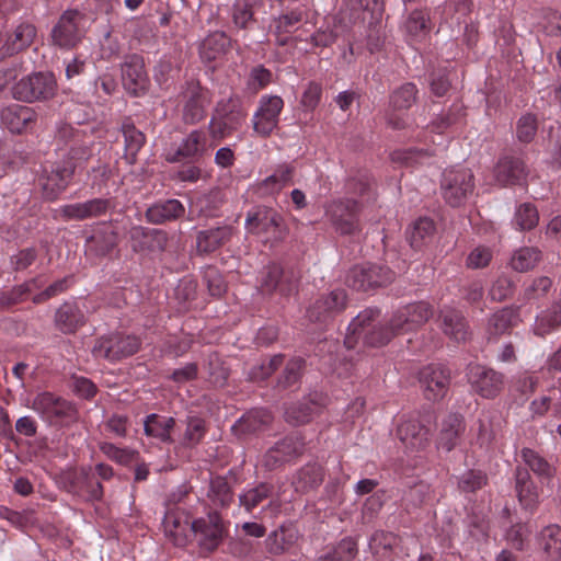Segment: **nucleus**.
Here are the masks:
<instances>
[{
  "label": "nucleus",
  "instance_id": "obj_1",
  "mask_svg": "<svg viewBox=\"0 0 561 561\" xmlns=\"http://www.w3.org/2000/svg\"><path fill=\"white\" fill-rule=\"evenodd\" d=\"M379 311L375 309H366L357 314L350 323L344 344L347 348H353L358 339L370 346H382L391 341L399 331L393 330L392 319L383 325L375 324Z\"/></svg>",
  "mask_w": 561,
  "mask_h": 561
},
{
  "label": "nucleus",
  "instance_id": "obj_2",
  "mask_svg": "<svg viewBox=\"0 0 561 561\" xmlns=\"http://www.w3.org/2000/svg\"><path fill=\"white\" fill-rule=\"evenodd\" d=\"M244 226L249 233L257 236L263 242L272 245L280 242L287 234L283 216L267 206L252 208L247 214Z\"/></svg>",
  "mask_w": 561,
  "mask_h": 561
},
{
  "label": "nucleus",
  "instance_id": "obj_3",
  "mask_svg": "<svg viewBox=\"0 0 561 561\" xmlns=\"http://www.w3.org/2000/svg\"><path fill=\"white\" fill-rule=\"evenodd\" d=\"M247 118V112L238 98L220 100L209 121L208 130L214 140H222L238 130Z\"/></svg>",
  "mask_w": 561,
  "mask_h": 561
},
{
  "label": "nucleus",
  "instance_id": "obj_4",
  "mask_svg": "<svg viewBox=\"0 0 561 561\" xmlns=\"http://www.w3.org/2000/svg\"><path fill=\"white\" fill-rule=\"evenodd\" d=\"M474 178L470 169L451 168L443 173L440 192L443 198L453 207L462 205L473 193Z\"/></svg>",
  "mask_w": 561,
  "mask_h": 561
},
{
  "label": "nucleus",
  "instance_id": "obj_5",
  "mask_svg": "<svg viewBox=\"0 0 561 561\" xmlns=\"http://www.w3.org/2000/svg\"><path fill=\"white\" fill-rule=\"evenodd\" d=\"M84 14L78 10H67L51 30V42L62 49L76 47L85 35Z\"/></svg>",
  "mask_w": 561,
  "mask_h": 561
},
{
  "label": "nucleus",
  "instance_id": "obj_6",
  "mask_svg": "<svg viewBox=\"0 0 561 561\" xmlns=\"http://www.w3.org/2000/svg\"><path fill=\"white\" fill-rule=\"evenodd\" d=\"M56 91V81L51 73L37 72L22 78L12 88L13 98L24 102L50 99Z\"/></svg>",
  "mask_w": 561,
  "mask_h": 561
},
{
  "label": "nucleus",
  "instance_id": "obj_7",
  "mask_svg": "<svg viewBox=\"0 0 561 561\" xmlns=\"http://www.w3.org/2000/svg\"><path fill=\"white\" fill-rule=\"evenodd\" d=\"M394 279V273L386 266L365 263L352 267L347 274L346 283L357 290L386 286Z\"/></svg>",
  "mask_w": 561,
  "mask_h": 561
},
{
  "label": "nucleus",
  "instance_id": "obj_8",
  "mask_svg": "<svg viewBox=\"0 0 561 561\" xmlns=\"http://www.w3.org/2000/svg\"><path fill=\"white\" fill-rule=\"evenodd\" d=\"M359 204L355 199H337L331 202L325 208V216L342 234H352L359 229Z\"/></svg>",
  "mask_w": 561,
  "mask_h": 561
},
{
  "label": "nucleus",
  "instance_id": "obj_9",
  "mask_svg": "<svg viewBox=\"0 0 561 561\" xmlns=\"http://www.w3.org/2000/svg\"><path fill=\"white\" fill-rule=\"evenodd\" d=\"M467 377L473 391L484 399H494L504 388V375L491 367L470 365Z\"/></svg>",
  "mask_w": 561,
  "mask_h": 561
},
{
  "label": "nucleus",
  "instance_id": "obj_10",
  "mask_svg": "<svg viewBox=\"0 0 561 561\" xmlns=\"http://www.w3.org/2000/svg\"><path fill=\"white\" fill-rule=\"evenodd\" d=\"M139 340L136 336L119 333L99 339L92 350L96 358L118 360L135 354L139 348Z\"/></svg>",
  "mask_w": 561,
  "mask_h": 561
},
{
  "label": "nucleus",
  "instance_id": "obj_11",
  "mask_svg": "<svg viewBox=\"0 0 561 561\" xmlns=\"http://www.w3.org/2000/svg\"><path fill=\"white\" fill-rule=\"evenodd\" d=\"M433 308L428 302L419 301L397 309L392 316L393 330L400 334L415 331L433 317Z\"/></svg>",
  "mask_w": 561,
  "mask_h": 561
},
{
  "label": "nucleus",
  "instance_id": "obj_12",
  "mask_svg": "<svg viewBox=\"0 0 561 561\" xmlns=\"http://www.w3.org/2000/svg\"><path fill=\"white\" fill-rule=\"evenodd\" d=\"M32 409L49 421L70 423L77 419L73 404L50 392L38 393L33 400Z\"/></svg>",
  "mask_w": 561,
  "mask_h": 561
},
{
  "label": "nucleus",
  "instance_id": "obj_13",
  "mask_svg": "<svg viewBox=\"0 0 561 561\" xmlns=\"http://www.w3.org/2000/svg\"><path fill=\"white\" fill-rule=\"evenodd\" d=\"M284 101L278 95H263L259 101L252 123L254 131L261 137H268L278 126Z\"/></svg>",
  "mask_w": 561,
  "mask_h": 561
},
{
  "label": "nucleus",
  "instance_id": "obj_14",
  "mask_svg": "<svg viewBox=\"0 0 561 561\" xmlns=\"http://www.w3.org/2000/svg\"><path fill=\"white\" fill-rule=\"evenodd\" d=\"M121 71L123 85L129 94L139 96L147 91L149 77L141 56L133 54L125 57Z\"/></svg>",
  "mask_w": 561,
  "mask_h": 561
},
{
  "label": "nucleus",
  "instance_id": "obj_15",
  "mask_svg": "<svg viewBox=\"0 0 561 561\" xmlns=\"http://www.w3.org/2000/svg\"><path fill=\"white\" fill-rule=\"evenodd\" d=\"M298 276L293 271H284L279 265H268L260 279V288L263 293L278 291L283 296H289L296 291Z\"/></svg>",
  "mask_w": 561,
  "mask_h": 561
},
{
  "label": "nucleus",
  "instance_id": "obj_16",
  "mask_svg": "<svg viewBox=\"0 0 561 561\" xmlns=\"http://www.w3.org/2000/svg\"><path fill=\"white\" fill-rule=\"evenodd\" d=\"M420 383L425 399L439 401L449 390V370L438 365H430L420 371Z\"/></svg>",
  "mask_w": 561,
  "mask_h": 561
},
{
  "label": "nucleus",
  "instance_id": "obj_17",
  "mask_svg": "<svg viewBox=\"0 0 561 561\" xmlns=\"http://www.w3.org/2000/svg\"><path fill=\"white\" fill-rule=\"evenodd\" d=\"M185 100L183 106V119L186 124L201 122L206 114V107L210 103L209 92L201 87L198 82L190 81L183 91Z\"/></svg>",
  "mask_w": 561,
  "mask_h": 561
},
{
  "label": "nucleus",
  "instance_id": "obj_18",
  "mask_svg": "<svg viewBox=\"0 0 561 561\" xmlns=\"http://www.w3.org/2000/svg\"><path fill=\"white\" fill-rule=\"evenodd\" d=\"M396 434L405 448L410 450L423 448L428 442V428L415 414L402 415Z\"/></svg>",
  "mask_w": 561,
  "mask_h": 561
},
{
  "label": "nucleus",
  "instance_id": "obj_19",
  "mask_svg": "<svg viewBox=\"0 0 561 561\" xmlns=\"http://www.w3.org/2000/svg\"><path fill=\"white\" fill-rule=\"evenodd\" d=\"M302 448L304 443L298 437H285L264 454L262 466L266 470H275L298 457Z\"/></svg>",
  "mask_w": 561,
  "mask_h": 561
},
{
  "label": "nucleus",
  "instance_id": "obj_20",
  "mask_svg": "<svg viewBox=\"0 0 561 561\" xmlns=\"http://www.w3.org/2000/svg\"><path fill=\"white\" fill-rule=\"evenodd\" d=\"M201 547L208 551L215 550L225 536V526L217 513L193 522V531Z\"/></svg>",
  "mask_w": 561,
  "mask_h": 561
},
{
  "label": "nucleus",
  "instance_id": "obj_21",
  "mask_svg": "<svg viewBox=\"0 0 561 561\" xmlns=\"http://www.w3.org/2000/svg\"><path fill=\"white\" fill-rule=\"evenodd\" d=\"M73 172L75 165L70 161L51 165L50 171L45 170L38 180L45 196L56 198L68 186Z\"/></svg>",
  "mask_w": 561,
  "mask_h": 561
},
{
  "label": "nucleus",
  "instance_id": "obj_22",
  "mask_svg": "<svg viewBox=\"0 0 561 561\" xmlns=\"http://www.w3.org/2000/svg\"><path fill=\"white\" fill-rule=\"evenodd\" d=\"M438 327L442 332L451 341L465 343L471 337L469 323L461 311L445 307L438 316Z\"/></svg>",
  "mask_w": 561,
  "mask_h": 561
},
{
  "label": "nucleus",
  "instance_id": "obj_23",
  "mask_svg": "<svg viewBox=\"0 0 561 561\" xmlns=\"http://www.w3.org/2000/svg\"><path fill=\"white\" fill-rule=\"evenodd\" d=\"M207 138L203 130H192L174 150L165 152L164 159L170 163L181 162L183 160L202 157L206 151Z\"/></svg>",
  "mask_w": 561,
  "mask_h": 561
},
{
  "label": "nucleus",
  "instance_id": "obj_24",
  "mask_svg": "<svg viewBox=\"0 0 561 561\" xmlns=\"http://www.w3.org/2000/svg\"><path fill=\"white\" fill-rule=\"evenodd\" d=\"M108 207V199L93 198L82 203L64 205L58 211L65 220H85L104 215Z\"/></svg>",
  "mask_w": 561,
  "mask_h": 561
},
{
  "label": "nucleus",
  "instance_id": "obj_25",
  "mask_svg": "<svg viewBox=\"0 0 561 561\" xmlns=\"http://www.w3.org/2000/svg\"><path fill=\"white\" fill-rule=\"evenodd\" d=\"M164 533L174 545L183 546L193 531V522L190 516L180 510H169L163 518Z\"/></svg>",
  "mask_w": 561,
  "mask_h": 561
},
{
  "label": "nucleus",
  "instance_id": "obj_26",
  "mask_svg": "<svg viewBox=\"0 0 561 561\" xmlns=\"http://www.w3.org/2000/svg\"><path fill=\"white\" fill-rule=\"evenodd\" d=\"M345 306V291L343 289H335L318 299L308 310V317L312 321H324L327 318L341 312Z\"/></svg>",
  "mask_w": 561,
  "mask_h": 561
},
{
  "label": "nucleus",
  "instance_id": "obj_27",
  "mask_svg": "<svg viewBox=\"0 0 561 561\" xmlns=\"http://www.w3.org/2000/svg\"><path fill=\"white\" fill-rule=\"evenodd\" d=\"M299 538L298 529L293 524H283L266 537V551L272 556H282L289 551Z\"/></svg>",
  "mask_w": 561,
  "mask_h": 561
},
{
  "label": "nucleus",
  "instance_id": "obj_28",
  "mask_svg": "<svg viewBox=\"0 0 561 561\" xmlns=\"http://www.w3.org/2000/svg\"><path fill=\"white\" fill-rule=\"evenodd\" d=\"M130 237L135 251L148 249L150 251L162 252L168 244V234L158 229L146 231L142 227H134L130 230Z\"/></svg>",
  "mask_w": 561,
  "mask_h": 561
},
{
  "label": "nucleus",
  "instance_id": "obj_29",
  "mask_svg": "<svg viewBox=\"0 0 561 561\" xmlns=\"http://www.w3.org/2000/svg\"><path fill=\"white\" fill-rule=\"evenodd\" d=\"M495 180L503 185L518 184L527 176L525 164L517 158L504 157L494 169Z\"/></svg>",
  "mask_w": 561,
  "mask_h": 561
},
{
  "label": "nucleus",
  "instance_id": "obj_30",
  "mask_svg": "<svg viewBox=\"0 0 561 561\" xmlns=\"http://www.w3.org/2000/svg\"><path fill=\"white\" fill-rule=\"evenodd\" d=\"M185 213L183 204L178 199L156 203L146 210V219L152 225H162L175 220Z\"/></svg>",
  "mask_w": 561,
  "mask_h": 561
},
{
  "label": "nucleus",
  "instance_id": "obj_31",
  "mask_svg": "<svg viewBox=\"0 0 561 561\" xmlns=\"http://www.w3.org/2000/svg\"><path fill=\"white\" fill-rule=\"evenodd\" d=\"M519 319L517 308L505 307L494 312L488 320L486 333L489 337H499L516 327Z\"/></svg>",
  "mask_w": 561,
  "mask_h": 561
},
{
  "label": "nucleus",
  "instance_id": "obj_32",
  "mask_svg": "<svg viewBox=\"0 0 561 561\" xmlns=\"http://www.w3.org/2000/svg\"><path fill=\"white\" fill-rule=\"evenodd\" d=\"M34 111L24 105H12L1 113V121L11 133L20 134L34 121Z\"/></svg>",
  "mask_w": 561,
  "mask_h": 561
},
{
  "label": "nucleus",
  "instance_id": "obj_33",
  "mask_svg": "<svg viewBox=\"0 0 561 561\" xmlns=\"http://www.w3.org/2000/svg\"><path fill=\"white\" fill-rule=\"evenodd\" d=\"M83 323L84 316L75 304L65 302L56 311L55 324L65 334L76 332Z\"/></svg>",
  "mask_w": 561,
  "mask_h": 561
},
{
  "label": "nucleus",
  "instance_id": "obj_34",
  "mask_svg": "<svg viewBox=\"0 0 561 561\" xmlns=\"http://www.w3.org/2000/svg\"><path fill=\"white\" fill-rule=\"evenodd\" d=\"M175 426V420L156 413L149 414L144 421L145 434L154 437L162 443H172L171 431Z\"/></svg>",
  "mask_w": 561,
  "mask_h": 561
},
{
  "label": "nucleus",
  "instance_id": "obj_35",
  "mask_svg": "<svg viewBox=\"0 0 561 561\" xmlns=\"http://www.w3.org/2000/svg\"><path fill=\"white\" fill-rule=\"evenodd\" d=\"M301 10H291L280 14L273 21L274 34L278 45H286L289 41V35L298 28V24L304 19Z\"/></svg>",
  "mask_w": 561,
  "mask_h": 561
},
{
  "label": "nucleus",
  "instance_id": "obj_36",
  "mask_svg": "<svg viewBox=\"0 0 561 561\" xmlns=\"http://www.w3.org/2000/svg\"><path fill=\"white\" fill-rule=\"evenodd\" d=\"M465 425L462 417L458 414H449L442 424L438 437V447L450 451L458 443L460 434L463 432Z\"/></svg>",
  "mask_w": 561,
  "mask_h": 561
},
{
  "label": "nucleus",
  "instance_id": "obj_37",
  "mask_svg": "<svg viewBox=\"0 0 561 561\" xmlns=\"http://www.w3.org/2000/svg\"><path fill=\"white\" fill-rule=\"evenodd\" d=\"M400 543V538L386 531H377L374 534L370 540V548L379 560L381 561H393L396 549Z\"/></svg>",
  "mask_w": 561,
  "mask_h": 561
},
{
  "label": "nucleus",
  "instance_id": "obj_38",
  "mask_svg": "<svg viewBox=\"0 0 561 561\" xmlns=\"http://www.w3.org/2000/svg\"><path fill=\"white\" fill-rule=\"evenodd\" d=\"M231 237V228L218 227L199 231L196 239V248L202 253H210L224 245Z\"/></svg>",
  "mask_w": 561,
  "mask_h": 561
},
{
  "label": "nucleus",
  "instance_id": "obj_39",
  "mask_svg": "<svg viewBox=\"0 0 561 561\" xmlns=\"http://www.w3.org/2000/svg\"><path fill=\"white\" fill-rule=\"evenodd\" d=\"M323 481V470L317 463H310L301 468L294 477L293 485L297 492L306 493Z\"/></svg>",
  "mask_w": 561,
  "mask_h": 561
},
{
  "label": "nucleus",
  "instance_id": "obj_40",
  "mask_svg": "<svg viewBox=\"0 0 561 561\" xmlns=\"http://www.w3.org/2000/svg\"><path fill=\"white\" fill-rule=\"evenodd\" d=\"M42 276L34 277L21 285H18L0 294V307H10L22 302L34 289H39L44 285Z\"/></svg>",
  "mask_w": 561,
  "mask_h": 561
},
{
  "label": "nucleus",
  "instance_id": "obj_41",
  "mask_svg": "<svg viewBox=\"0 0 561 561\" xmlns=\"http://www.w3.org/2000/svg\"><path fill=\"white\" fill-rule=\"evenodd\" d=\"M516 492L520 504L525 508H533L538 502V493L527 470L517 468Z\"/></svg>",
  "mask_w": 561,
  "mask_h": 561
},
{
  "label": "nucleus",
  "instance_id": "obj_42",
  "mask_svg": "<svg viewBox=\"0 0 561 561\" xmlns=\"http://www.w3.org/2000/svg\"><path fill=\"white\" fill-rule=\"evenodd\" d=\"M36 36V30L32 24L22 23L7 38L3 48L8 54H16L28 47Z\"/></svg>",
  "mask_w": 561,
  "mask_h": 561
},
{
  "label": "nucleus",
  "instance_id": "obj_43",
  "mask_svg": "<svg viewBox=\"0 0 561 561\" xmlns=\"http://www.w3.org/2000/svg\"><path fill=\"white\" fill-rule=\"evenodd\" d=\"M435 232L434 221L430 218H419L407 231L412 248L421 249L431 241Z\"/></svg>",
  "mask_w": 561,
  "mask_h": 561
},
{
  "label": "nucleus",
  "instance_id": "obj_44",
  "mask_svg": "<svg viewBox=\"0 0 561 561\" xmlns=\"http://www.w3.org/2000/svg\"><path fill=\"white\" fill-rule=\"evenodd\" d=\"M539 546L550 560L561 559V527L549 525L545 527L539 537Z\"/></svg>",
  "mask_w": 561,
  "mask_h": 561
},
{
  "label": "nucleus",
  "instance_id": "obj_45",
  "mask_svg": "<svg viewBox=\"0 0 561 561\" xmlns=\"http://www.w3.org/2000/svg\"><path fill=\"white\" fill-rule=\"evenodd\" d=\"M122 133L125 139V158L133 163L137 153L145 145V135L135 127L130 119L123 122Z\"/></svg>",
  "mask_w": 561,
  "mask_h": 561
},
{
  "label": "nucleus",
  "instance_id": "obj_46",
  "mask_svg": "<svg viewBox=\"0 0 561 561\" xmlns=\"http://www.w3.org/2000/svg\"><path fill=\"white\" fill-rule=\"evenodd\" d=\"M116 244V234L110 228L93 233L87 240L85 251L95 256L108 254Z\"/></svg>",
  "mask_w": 561,
  "mask_h": 561
},
{
  "label": "nucleus",
  "instance_id": "obj_47",
  "mask_svg": "<svg viewBox=\"0 0 561 561\" xmlns=\"http://www.w3.org/2000/svg\"><path fill=\"white\" fill-rule=\"evenodd\" d=\"M561 325V302L541 312L534 323L533 331L538 336H545Z\"/></svg>",
  "mask_w": 561,
  "mask_h": 561
},
{
  "label": "nucleus",
  "instance_id": "obj_48",
  "mask_svg": "<svg viewBox=\"0 0 561 561\" xmlns=\"http://www.w3.org/2000/svg\"><path fill=\"white\" fill-rule=\"evenodd\" d=\"M272 419V414L267 410L253 409L239 420L238 427L244 433H255L264 430Z\"/></svg>",
  "mask_w": 561,
  "mask_h": 561
},
{
  "label": "nucleus",
  "instance_id": "obj_49",
  "mask_svg": "<svg viewBox=\"0 0 561 561\" xmlns=\"http://www.w3.org/2000/svg\"><path fill=\"white\" fill-rule=\"evenodd\" d=\"M522 459L527 467L541 479L550 480L556 473V468L530 448L522 449Z\"/></svg>",
  "mask_w": 561,
  "mask_h": 561
},
{
  "label": "nucleus",
  "instance_id": "obj_50",
  "mask_svg": "<svg viewBox=\"0 0 561 561\" xmlns=\"http://www.w3.org/2000/svg\"><path fill=\"white\" fill-rule=\"evenodd\" d=\"M540 257L541 253L537 248L523 247L513 253L510 265L516 272H527L538 264Z\"/></svg>",
  "mask_w": 561,
  "mask_h": 561
},
{
  "label": "nucleus",
  "instance_id": "obj_51",
  "mask_svg": "<svg viewBox=\"0 0 561 561\" xmlns=\"http://www.w3.org/2000/svg\"><path fill=\"white\" fill-rule=\"evenodd\" d=\"M434 154V149L409 148L394 151L391 158L394 162H399L407 167H413L426 163Z\"/></svg>",
  "mask_w": 561,
  "mask_h": 561
},
{
  "label": "nucleus",
  "instance_id": "obj_52",
  "mask_svg": "<svg viewBox=\"0 0 561 561\" xmlns=\"http://www.w3.org/2000/svg\"><path fill=\"white\" fill-rule=\"evenodd\" d=\"M229 45V38L224 33H214L207 36L201 46V55L211 61L225 54Z\"/></svg>",
  "mask_w": 561,
  "mask_h": 561
},
{
  "label": "nucleus",
  "instance_id": "obj_53",
  "mask_svg": "<svg viewBox=\"0 0 561 561\" xmlns=\"http://www.w3.org/2000/svg\"><path fill=\"white\" fill-rule=\"evenodd\" d=\"M293 176L294 168L284 163L278 165L274 173L262 182V186L270 192H278L293 182Z\"/></svg>",
  "mask_w": 561,
  "mask_h": 561
},
{
  "label": "nucleus",
  "instance_id": "obj_54",
  "mask_svg": "<svg viewBox=\"0 0 561 561\" xmlns=\"http://www.w3.org/2000/svg\"><path fill=\"white\" fill-rule=\"evenodd\" d=\"M416 85L408 82L392 92L390 103L394 110H408L416 101Z\"/></svg>",
  "mask_w": 561,
  "mask_h": 561
},
{
  "label": "nucleus",
  "instance_id": "obj_55",
  "mask_svg": "<svg viewBox=\"0 0 561 561\" xmlns=\"http://www.w3.org/2000/svg\"><path fill=\"white\" fill-rule=\"evenodd\" d=\"M208 497L215 506H227L232 501V492L228 482L217 477L210 481Z\"/></svg>",
  "mask_w": 561,
  "mask_h": 561
},
{
  "label": "nucleus",
  "instance_id": "obj_56",
  "mask_svg": "<svg viewBox=\"0 0 561 561\" xmlns=\"http://www.w3.org/2000/svg\"><path fill=\"white\" fill-rule=\"evenodd\" d=\"M272 493V488L266 483H261L255 488L249 489L242 493L239 497L240 504L248 511L251 512L262 501L267 499Z\"/></svg>",
  "mask_w": 561,
  "mask_h": 561
},
{
  "label": "nucleus",
  "instance_id": "obj_57",
  "mask_svg": "<svg viewBox=\"0 0 561 561\" xmlns=\"http://www.w3.org/2000/svg\"><path fill=\"white\" fill-rule=\"evenodd\" d=\"M514 221L520 230H530L535 228L539 221L537 208L530 203L522 204L516 209Z\"/></svg>",
  "mask_w": 561,
  "mask_h": 561
},
{
  "label": "nucleus",
  "instance_id": "obj_58",
  "mask_svg": "<svg viewBox=\"0 0 561 561\" xmlns=\"http://www.w3.org/2000/svg\"><path fill=\"white\" fill-rule=\"evenodd\" d=\"M206 434L205 421L197 416H190L186 420V430L183 435L185 446H196Z\"/></svg>",
  "mask_w": 561,
  "mask_h": 561
},
{
  "label": "nucleus",
  "instance_id": "obj_59",
  "mask_svg": "<svg viewBox=\"0 0 561 561\" xmlns=\"http://www.w3.org/2000/svg\"><path fill=\"white\" fill-rule=\"evenodd\" d=\"M343 27L341 20L337 16L333 18V24L328 25L325 28L319 30L311 36V42L316 46L327 47L332 45L341 35Z\"/></svg>",
  "mask_w": 561,
  "mask_h": 561
},
{
  "label": "nucleus",
  "instance_id": "obj_60",
  "mask_svg": "<svg viewBox=\"0 0 561 561\" xmlns=\"http://www.w3.org/2000/svg\"><path fill=\"white\" fill-rule=\"evenodd\" d=\"M100 450L111 460L119 465L130 463L136 456V451L128 448H121L112 443L101 442L99 443Z\"/></svg>",
  "mask_w": 561,
  "mask_h": 561
},
{
  "label": "nucleus",
  "instance_id": "obj_61",
  "mask_svg": "<svg viewBox=\"0 0 561 561\" xmlns=\"http://www.w3.org/2000/svg\"><path fill=\"white\" fill-rule=\"evenodd\" d=\"M405 30L413 37L425 36L430 31L427 14L421 10L411 12L405 22Z\"/></svg>",
  "mask_w": 561,
  "mask_h": 561
},
{
  "label": "nucleus",
  "instance_id": "obj_62",
  "mask_svg": "<svg viewBox=\"0 0 561 561\" xmlns=\"http://www.w3.org/2000/svg\"><path fill=\"white\" fill-rule=\"evenodd\" d=\"M260 1L261 0H236L232 13L236 25L245 27L252 20L253 9Z\"/></svg>",
  "mask_w": 561,
  "mask_h": 561
},
{
  "label": "nucleus",
  "instance_id": "obj_63",
  "mask_svg": "<svg viewBox=\"0 0 561 561\" xmlns=\"http://www.w3.org/2000/svg\"><path fill=\"white\" fill-rule=\"evenodd\" d=\"M537 133V119L534 115L526 114L522 116L516 126V136L520 142H530Z\"/></svg>",
  "mask_w": 561,
  "mask_h": 561
},
{
  "label": "nucleus",
  "instance_id": "obj_64",
  "mask_svg": "<svg viewBox=\"0 0 561 561\" xmlns=\"http://www.w3.org/2000/svg\"><path fill=\"white\" fill-rule=\"evenodd\" d=\"M514 291V284L507 276L497 277L492 284L489 295L494 301H503L510 298Z\"/></svg>",
  "mask_w": 561,
  "mask_h": 561
}]
</instances>
